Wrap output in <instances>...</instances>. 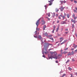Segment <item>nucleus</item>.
Returning <instances> with one entry per match:
<instances>
[{"label":"nucleus","mask_w":77,"mask_h":77,"mask_svg":"<svg viewBox=\"0 0 77 77\" xmlns=\"http://www.w3.org/2000/svg\"><path fill=\"white\" fill-rule=\"evenodd\" d=\"M46 27V25H45L43 27V29L44 30H45V28Z\"/></svg>","instance_id":"9d476101"},{"label":"nucleus","mask_w":77,"mask_h":77,"mask_svg":"<svg viewBox=\"0 0 77 77\" xmlns=\"http://www.w3.org/2000/svg\"><path fill=\"white\" fill-rule=\"evenodd\" d=\"M77 45L75 46H73V47H74V48L75 49L76 48H77Z\"/></svg>","instance_id":"f3484780"},{"label":"nucleus","mask_w":77,"mask_h":77,"mask_svg":"<svg viewBox=\"0 0 77 77\" xmlns=\"http://www.w3.org/2000/svg\"><path fill=\"white\" fill-rule=\"evenodd\" d=\"M68 49V48H67L66 49H64V51H66V50H67Z\"/></svg>","instance_id":"aec40b11"},{"label":"nucleus","mask_w":77,"mask_h":77,"mask_svg":"<svg viewBox=\"0 0 77 77\" xmlns=\"http://www.w3.org/2000/svg\"><path fill=\"white\" fill-rule=\"evenodd\" d=\"M74 20H75V19H76V17H74Z\"/></svg>","instance_id":"a19ab883"},{"label":"nucleus","mask_w":77,"mask_h":77,"mask_svg":"<svg viewBox=\"0 0 77 77\" xmlns=\"http://www.w3.org/2000/svg\"><path fill=\"white\" fill-rule=\"evenodd\" d=\"M63 3H66V1H63Z\"/></svg>","instance_id":"79ce46f5"},{"label":"nucleus","mask_w":77,"mask_h":77,"mask_svg":"<svg viewBox=\"0 0 77 77\" xmlns=\"http://www.w3.org/2000/svg\"><path fill=\"white\" fill-rule=\"evenodd\" d=\"M68 53V52L64 51L63 52V54H67Z\"/></svg>","instance_id":"f8f14e48"},{"label":"nucleus","mask_w":77,"mask_h":77,"mask_svg":"<svg viewBox=\"0 0 77 77\" xmlns=\"http://www.w3.org/2000/svg\"><path fill=\"white\" fill-rule=\"evenodd\" d=\"M64 15L65 16H66V14L64 13Z\"/></svg>","instance_id":"052dcab7"},{"label":"nucleus","mask_w":77,"mask_h":77,"mask_svg":"<svg viewBox=\"0 0 77 77\" xmlns=\"http://www.w3.org/2000/svg\"><path fill=\"white\" fill-rule=\"evenodd\" d=\"M59 26L58 27V28H57V30L56 31V32H58V30H59Z\"/></svg>","instance_id":"dca6fc26"},{"label":"nucleus","mask_w":77,"mask_h":77,"mask_svg":"<svg viewBox=\"0 0 77 77\" xmlns=\"http://www.w3.org/2000/svg\"><path fill=\"white\" fill-rule=\"evenodd\" d=\"M65 8V7L63 8V7L62 6L60 8V11H61V12H62L63 11V9H64Z\"/></svg>","instance_id":"20e7f679"},{"label":"nucleus","mask_w":77,"mask_h":77,"mask_svg":"<svg viewBox=\"0 0 77 77\" xmlns=\"http://www.w3.org/2000/svg\"><path fill=\"white\" fill-rule=\"evenodd\" d=\"M45 53L46 54H48V52L47 51V52H45Z\"/></svg>","instance_id":"a211bd4d"},{"label":"nucleus","mask_w":77,"mask_h":77,"mask_svg":"<svg viewBox=\"0 0 77 77\" xmlns=\"http://www.w3.org/2000/svg\"><path fill=\"white\" fill-rule=\"evenodd\" d=\"M73 17H75V14H73L72 15Z\"/></svg>","instance_id":"473e14b6"},{"label":"nucleus","mask_w":77,"mask_h":77,"mask_svg":"<svg viewBox=\"0 0 77 77\" xmlns=\"http://www.w3.org/2000/svg\"><path fill=\"white\" fill-rule=\"evenodd\" d=\"M55 30L53 29V30L52 31V33H54V31Z\"/></svg>","instance_id":"37998d69"},{"label":"nucleus","mask_w":77,"mask_h":77,"mask_svg":"<svg viewBox=\"0 0 77 77\" xmlns=\"http://www.w3.org/2000/svg\"><path fill=\"white\" fill-rule=\"evenodd\" d=\"M75 74H76V75L77 76V72L75 73Z\"/></svg>","instance_id":"5fc2aeb1"},{"label":"nucleus","mask_w":77,"mask_h":77,"mask_svg":"<svg viewBox=\"0 0 77 77\" xmlns=\"http://www.w3.org/2000/svg\"><path fill=\"white\" fill-rule=\"evenodd\" d=\"M58 18H59V19H61V18H60V17L58 16Z\"/></svg>","instance_id":"58836bf2"},{"label":"nucleus","mask_w":77,"mask_h":77,"mask_svg":"<svg viewBox=\"0 0 77 77\" xmlns=\"http://www.w3.org/2000/svg\"><path fill=\"white\" fill-rule=\"evenodd\" d=\"M65 75H66V74H64L63 75H62V76H63V77L65 76Z\"/></svg>","instance_id":"7c9ffc66"},{"label":"nucleus","mask_w":77,"mask_h":77,"mask_svg":"<svg viewBox=\"0 0 77 77\" xmlns=\"http://www.w3.org/2000/svg\"><path fill=\"white\" fill-rule=\"evenodd\" d=\"M52 45V44H50V45Z\"/></svg>","instance_id":"680f3d73"},{"label":"nucleus","mask_w":77,"mask_h":77,"mask_svg":"<svg viewBox=\"0 0 77 77\" xmlns=\"http://www.w3.org/2000/svg\"><path fill=\"white\" fill-rule=\"evenodd\" d=\"M56 63H59V62H58V61L57 60L56 61Z\"/></svg>","instance_id":"4c0bfd02"},{"label":"nucleus","mask_w":77,"mask_h":77,"mask_svg":"<svg viewBox=\"0 0 77 77\" xmlns=\"http://www.w3.org/2000/svg\"><path fill=\"white\" fill-rule=\"evenodd\" d=\"M65 18V16H63V20H64Z\"/></svg>","instance_id":"cd10ccee"},{"label":"nucleus","mask_w":77,"mask_h":77,"mask_svg":"<svg viewBox=\"0 0 77 77\" xmlns=\"http://www.w3.org/2000/svg\"><path fill=\"white\" fill-rule=\"evenodd\" d=\"M65 30H66V31H68V29H65Z\"/></svg>","instance_id":"ea45409f"},{"label":"nucleus","mask_w":77,"mask_h":77,"mask_svg":"<svg viewBox=\"0 0 77 77\" xmlns=\"http://www.w3.org/2000/svg\"><path fill=\"white\" fill-rule=\"evenodd\" d=\"M75 8V9L76 10H77V8Z\"/></svg>","instance_id":"4d7b16f0"},{"label":"nucleus","mask_w":77,"mask_h":77,"mask_svg":"<svg viewBox=\"0 0 77 77\" xmlns=\"http://www.w3.org/2000/svg\"><path fill=\"white\" fill-rule=\"evenodd\" d=\"M50 53L51 55L50 57H49V59H52L53 58H54V59H59L60 58V57L59 56H60V55H59L57 56V54L56 52H50Z\"/></svg>","instance_id":"f257e3e1"},{"label":"nucleus","mask_w":77,"mask_h":77,"mask_svg":"<svg viewBox=\"0 0 77 77\" xmlns=\"http://www.w3.org/2000/svg\"><path fill=\"white\" fill-rule=\"evenodd\" d=\"M58 65H59V64H58Z\"/></svg>","instance_id":"774afa93"},{"label":"nucleus","mask_w":77,"mask_h":77,"mask_svg":"<svg viewBox=\"0 0 77 77\" xmlns=\"http://www.w3.org/2000/svg\"><path fill=\"white\" fill-rule=\"evenodd\" d=\"M60 2L61 3V4H63V1H60Z\"/></svg>","instance_id":"e433bc0d"},{"label":"nucleus","mask_w":77,"mask_h":77,"mask_svg":"<svg viewBox=\"0 0 77 77\" xmlns=\"http://www.w3.org/2000/svg\"><path fill=\"white\" fill-rule=\"evenodd\" d=\"M60 77H63L62 76H61Z\"/></svg>","instance_id":"338daca9"},{"label":"nucleus","mask_w":77,"mask_h":77,"mask_svg":"<svg viewBox=\"0 0 77 77\" xmlns=\"http://www.w3.org/2000/svg\"><path fill=\"white\" fill-rule=\"evenodd\" d=\"M60 16L61 17H63V16L62 14L60 15Z\"/></svg>","instance_id":"a18cd8bd"},{"label":"nucleus","mask_w":77,"mask_h":77,"mask_svg":"<svg viewBox=\"0 0 77 77\" xmlns=\"http://www.w3.org/2000/svg\"><path fill=\"white\" fill-rule=\"evenodd\" d=\"M63 39H64V38H63V37H61L60 38V42H62V41Z\"/></svg>","instance_id":"423d86ee"},{"label":"nucleus","mask_w":77,"mask_h":77,"mask_svg":"<svg viewBox=\"0 0 77 77\" xmlns=\"http://www.w3.org/2000/svg\"><path fill=\"white\" fill-rule=\"evenodd\" d=\"M63 51V50H61V54H63V53H62V52Z\"/></svg>","instance_id":"72a5a7b5"},{"label":"nucleus","mask_w":77,"mask_h":77,"mask_svg":"<svg viewBox=\"0 0 77 77\" xmlns=\"http://www.w3.org/2000/svg\"><path fill=\"white\" fill-rule=\"evenodd\" d=\"M71 21L72 22H73V23H75V20H74L73 19H72L71 20Z\"/></svg>","instance_id":"9b49d317"},{"label":"nucleus","mask_w":77,"mask_h":77,"mask_svg":"<svg viewBox=\"0 0 77 77\" xmlns=\"http://www.w3.org/2000/svg\"><path fill=\"white\" fill-rule=\"evenodd\" d=\"M48 17H50V13H49L48 14Z\"/></svg>","instance_id":"b1692460"},{"label":"nucleus","mask_w":77,"mask_h":77,"mask_svg":"<svg viewBox=\"0 0 77 77\" xmlns=\"http://www.w3.org/2000/svg\"><path fill=\"white\" fill-rule=\"evenodd\" d=\"M40 20H41V18L38 19L37 21L36 22V24L37 26L36 30L38 31L39 30V29H38V26L39 25V21H40Z\"/></svg>","instance_id":"f03ea898"},{"label":"nucleus","mask_w":77,"mask_h":77,"mask_svg":"<svg viewBox=\"0 0 77 77\" xmlns=\"http://www.w3.org/2000/svg\"><path fill=\"white\" fill-rule=\"evenodd\" d=\"M61 24H66V22L63 21L61 23Z\"/></svg>","instance_id":"1a4fd4ad"},{"label":"nucleus","mask_w":77,"mask_h":77,"mask_svg":"<svg viewBox=\"0 0 77 77\" xmlns=\"http://www.w3.org/2000/svg\"><path fill=\"white\" fill-rule=\"evenodd\" d=\"M75 36H76V38H77V34H75Z\"/></svg>","instance_id":"09e8293b"},{"label":"nucleus","mask_w":77,"mask_h":77,"mask_svg":"<svg viewBox=\"0 0 77 77\" xmlns=\"http://www.w3.org/2000/svg\"><path fill=\"white\" fill-rule=\"evenodd\" d=\"M74 2L75 3H77V2L76 1H74Z\"/></svg>","instance_id":"c85d7f7f"},{"label":"nucleus","mask_w":77,"mask_h":77,"mask_svg":"<svg viewBox=\"0 0 77 77\" xmlns=\"http://www.w3.org/2000/svg\"><path fill=\"white\" fill-rule=\"evenodd\" d=\"M67 18H69V14H67Z\"/></svg>","instance_id":"2eb2a0df"},{"label":"nucleus","mask_w":77,"mask_h":77,"mask_svg":"<svg viewBox=\"0 0 77 77\" xmlns=\"http://www.w3.org/2000/svg\"><path fill=\"white\" fill-rule=\"evenodd\" d=\"M72 28H74V24H72Z\"/></svg>","instance_id":"a878e982"},{"label":"nucleus","mask_w":77,"mask_h":77,"mask_svg":"<svg viewBox=\"0 0 77 77\" xmlns=\"http://www.w3.org/2000/svg\"><path fill=\"white\" fill-rule=\"evenodd\" d=\"M65 33H66V34H67V33H68V32H65Z\"/></svg>","instance_id":"bf43d9fd"},{"label":"nucleus","mask_w":77,"mask_h":77,"mask_svg":"<svg viewBox=\"0 0 77 77\" xmlns=\"http://www.w3.org/2000/svg\"><path fill=\"white\" fill-rule=\"evenodd\" d=\"M56 16H57H57H58V14H56Z\"/></svg>","instance_id":"8fccbe9b"},{"label":"nucleus","mask_w":77,"mask_h":77,"mask_svg":"<svg viewBox=\"0 0 77 77\" xmlns=\"http://www.w3.org/2000/svg\"><path fill=\"white\" fill-rule=\"evenodd\" d=\"M71 53L72 54V55H73V54H74V51H72Z\"/></svg>","instance_id":"412c9836"},{"label":"nucleus","mask_w":77,"mask_h":77,"mask_svg":"<svg viewBox=\"0 0 77 77\" xmlns=\"http://www.w3.org/2000/svg\"><path fill=\"white\" fill-rule=\"evenodd\" d=\"M54 0H51L50 1H48V2H49L50 3L49 4V6H51L52 5V4L53 3V2L54 1Z\"/></svg>","instance_id":"7ed1b4c3"},{"label":"nucleus","mask_w":77,"mask_h":77,"mask_svg":"<svg viewBox=\"0 0 77 77\" xmlns=\"http://www.w3.org/2000/svg\"><path fill=\"white\" fill-rule=\"evenodd\" d=\"M55 11L56 12H57L58 11H59V10L58 9V8H56L55 9Z\"/></svg>","instance_id":"4468645a"},{"label":"nucleus","mask_w":77,"mask_h":77,"mask_svg":"<svg viewBox=\"0 0 77 77\" xmlns=\"http://www.w3.org/2000/svg\"><path fill=\"white\" fill-rule=\"evenodd\" d=\"M55 28H56V27L54 25V29H53V30H55Z\"/></svg>","instance_id":"bb28decb"},{"label":"nucleus","mask_w":77,"mask_h":77,"mask_svg":"<svg viewBox=\"0 0 77 77\" xmlns=\"http://www.w3.org/2000/svg\"><path fill=\"white\" fill-rule=\"evenodd\" d=\"M70 75H71V77H72V74H70Z\"/></svg>","instance_id":"603ef678"},{"label":"nucleus","mask_w":77,"mask_h":77,"mask_svg":"<svg viewBox=\"0 0 77 77\" xmlns=\"http://www.w3.org/2000/svg\"><path fill=\"white\" fill-rule=\"evenodd\" d=\"M52 36H53V35H50L48 36V37L49 38H50L51 37H52Z\"/></svg>","instance_id":"5701e85b"},{"label":"nucleus","mask_w":77,"mask_h":77,"mask_svg":"<svg viewBox=\"0 0 77 77\" xmlns=\"http://www.w3.org/2000/svg\"><path fill=\"white\" fill-rule=\"evenodd\" d=\"M50 39H51V40H52V41H54V39H53V38H50Z\"/></svg>","instance_id":"4be33fe9"},{"label":"nucleus","mask_w":77,"mask_h":77,"mask_svg":"<svg viewBox=\"0 0 77 77\" xmlns=\"http://www.w3.org/2000/svg\"><path fill=\"white\" fill-rule=\"evenodd\" d=\"M73 46H75V44H74Z\"/></svg>","instance_id":"6e6d98bb"},{"label":"nucleus","mask_w":77,"mask_h":77,"mask_svg":"<svg viewBox=\"0 0 77 77\" xmlns=\"http://www.w3.org/2000/svg\"><path fill=\"white\" fill-rule=\"evenodd\" d=\"M47 6H46V5H45V8H46V7Z\"/></svg>","instance_id":"0e129e2a"},{"label":"nucleus","mask_w":77,"mask_h":77,"mask_svg":"<svg viewBox=\"0 0 77 77\" xmlns=\"http://www.w3.org/2000/svg\"><path fill=\"white\" fill-rule=\"evenodd\" d=\"M42 57H44L45 58V56L44 55H43L42 56Z\"/></svg>","instance_id":"c03bdc74"},{"label":"nucleus","mask_w":77,"mask_h":77,"mask_svg":"<svg viewBox=\"0 0 77 77\" xmlns=\"http://www.w3.org/2000/svg\"><path fill=\"white\" fill-rule=\"evenodd\" d=\"M42 25H44L45 24V22L44 20H42Z\"/></svg>","instance_id":"39448f33"},{"label":"nucleus","mask_w":77,"mask_h":77,"mask_svg":"<svg viewBox=\"0 0 77 77\" xmlns=\"http://www.w3.org/2000/svg\"><path fill=\"white\" fill-rule=\"evenodd\" d=\"M66 42V40H64V41L62 43H61V45H62V44H65V42Z\"/></svg>","instance_id":"6e6552de"},{"label":"nucleus","mask_w":77,"mask_h":77,"mask_svg":"<svg viewBox=\"0 0 77 77\" xmlns=\"http://www.w3.org/2000/svg\"><path fill=\"white\" fill-rule=\"evenodd\" d=\"M71 50H74V49L73 48H72L71 49Z\"/></svg>","instance_id":"de8ad7c7"},{"label":"nucleus","mask_w":77,"mask_h":77,"mask_svg":"<svg viewBox=\"0 0 77 77\" xmlns=\"http://www.w3.org/2000/svg\"><path fill=\"white\" fill-rule=\"evenodd\" d=\"M42 54H44V52H43V53H42Z\"/></svg>","instance_id":"69168bd1"},{"label":"nucleus","mask_w":77,"mask_h":77,"mask_svg":"<svg viewBox=\"0 0 77 77\" xmlns=\"http://www.w3.org/2000/svg\"><path fill=\"white\" fill-rule=\"evenodd\" d=\"M46 18H47L48 19V20H50V18H48V17H46Z\"/></svg>","instance_id":"c756f323"},{"label":"nucleus","mask_w":77,"mask_h":77,"mask_svg":"<svg viewBox=\"0 0 77 77\" xmlns=\"http://www.w3.org/2000/svg\"><path fill=\"white\" fill-rule=\"evenodd\" d=\"M54 22H53V24H54Z\"/></svg>","instance_id":"e2e57ef3"},{"label":"nucleus","mask_w":77,"mask_h":77,"mask_svg":"<svg viewBox=\"0 0 77 77\" xmlns=\"http://www.w3.org/2000/svg\"><path fill=\"white\" fill-rule=\"evenodd\" d=\"M38 38L41 39L42 41V38L41 37V35H38Z\"/></svg>","instance_id":"0eeeda50"},{"label":"nucleus","mask_w":77,"mask_h":77,"mask_svg":"<svg viewBox=\"0 0 77 77\" xmlns=\"http://www.w3.org/2000/svg\"><path fill=\"white\" fill-rule=\"evenodd\" d=\"M69 62V60H68L66 62V63H68Z\"/></svg>","instance_id":"393cba45"},{"label":"nucleus","mask_w":77,"mask_h":77,"mask_svg":"<svg viewBox=\"0 0 77 77\" xmlns=\"http://www.w3.org/2000/svg\"><path fill=\"white\" fill-rule=\"evenodd\" d=\"M70 1H71V2H73V0H70Z\"/></svg>","instance_id":"13d9d810"},{"label":"nucleus","mask_w":77,"mask_h":77,"mask_svg":"<svg viewBox=\"0 0 77 77\" xmlns=\"http://www.w3.org/2000/svg\"><path fill=\"white\" fill-rule=\"evenodd\" d=\"M57 23H59V21L58 20L57 22Z\"/></svg>","instance_id":"49530a36"},{"label":"nucleus","mask_w":77,"mask_h":77,"mask_svg":"<svg viewBox=\"0 0 77 77\" xmlns=\"http://www.w3.org/2000/svg\"><path fill=\"white\" fill-rule=\"evenodd\" d=\"M35 34H36V33H37V31H35Z\"/></svg>","instance_id":"864d4df0"},{"label":"nucleus","mask_w":77,"mask_h":77,"mask_svg":"<svg viewBox=\"0 0 77 77\" xmlns=\"http://www.w3.org/2000/svg\"><path fill=\"white\" fill-rule=\"evenodd\" d=\"M72 54L71 52H69V53L68 54V56H71Z\"/></svg>","instance_id":"ddd939ff"},{"label":"nucleus","mask_w":77,"mask_h":77,"mask_svg":"<svg viewBox=\"0 0 77 77\" xmlns=\"http://www.w3.org/2000/svg\"><path fill=\"white\" fill-rule=\"evenodd\" d=\"M74 11L75 12H76V13H77V12L76 11V10H74Z\"/></svg>","instance_id":"f704fd0d"},{"label":"nucleus","mask_w":77,"mask_h":77,"mask_svg":"<svg viewBox=\"0 0 77 77\" xmlns=\"http://www.w3.org/2000/svg\"><path fill=\"white\" fill-rule=\"evenodd\" d=\"M45 36H48V34H47V32H46L45 34Z\"/></svg>","instance_id":"6ab92c4d"},{"label":"nucleus","mask_w":77,"mask_h":77,"mask_svg":"<svg viewBox=\"0 0 77 77\" xmlns=\"http://www.w3.org/2000/svg\"><path fill=\"white\" fill-rule=\"evenodd\" d=\"M69 70H71V69H71V68L70 67H69Z\"/></svg>","instance_id":"2f4dec72"},{"label":"nucleus","mask_w":77,"mask_h":77,"mask_svg":"<svg viewBox=\"0 0 77 77\" xmlns=\"http://www.w3.org/2000/svg\"><path fill=\"white\" fill-rule=\"evenodd\" d=\"M34 38H37V36H34Z\"/></svg>","instance_id":"3c124183"},{"label":"nucleus","mask_w":77,"mask_h":77,"mask_svg":"<svg viewBox=\"0 0 77 77\" xmlns=\"http://www.w3.org/2000/svg\"><path fill=\"white\" fill-rule=\"evenodd\" d=\"M72 62H74V61H75V60H74V59H72Z\"/></svg>","instance_id":"c9c22d12"}]
</instances>
